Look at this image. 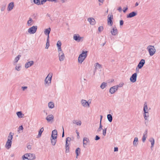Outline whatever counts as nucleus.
Here are the masks:
<instances>
[{
    "instance_id": "f257e3e1",
    "label": "nucleus",
    "mask_w": 160,
    "mask_h": 160,
    "mask_svg": "<svg viewBox=\"0 0 160 160\" xmlns=\"http://www.w3.org/2000/svg\"><path fill=\"white\" fill-rule=\"evenodd\" d=\"M150 56H153L155 52L156 49L153 46L149 45L147 48Z\"/></svg>"
},
{
    "instance_id": "f03ea898",
    "label": "nucleus",
    "mask_w": 160,
    "mask_h": 160,
    "mask_svg": "<svg viewBox=\"0 0 160 160\" xmlns=\"http://www.w3.org/2000/svg\"><path fill=\"white\" fill-rule=\"evenodd\" d=\"M52 73H49L45 79V84H47L48 85H49L51 83L52 78Z\"/></svg>"
},
{
    "instance_id": "7ed1b4c3",
    "label": "nucleus",
    "mask_w": 160,
    "mask_h": 160,
    "mask_svg": "<svg viewBox=\"0 0 160 160\" xmlns=\"http://www.w3.org/2000/svg\"><path fill=\"white\" fill-rule=\"evenodd\" d=\"M37 28V26H33L28 29V32L30 34H34L36 32Z\"/></svg>"
},
{
    "instance_id": "20e7f679",
    "label": "nucleus",
    "mask_w": 160,
    "mask_h": 160,
    "mask_svg": "<svg viewBox=\"0 0 160 160\" xmlns=\"http://www.w3.org/2000/svg\"><path fill=\"white\" fill-rule=\"evenodd\" d=\"M119 87L118 85H116L111 87L110 89L109 92L111 94L114 93L118 90Z\"/></svg>"
},
{
    "instance_id": "39448f33",
    "label": "nucleus",
    "mask_w": 160,
    "mask_h": 160,
    "mask_svg": "<svg viewBox=\"0 0 160 160\" xmlns=\"http://www.w3.org/2000/svg\"><path fill=\"white\" fill-rule=\"evenodd\" d=\"M137 73H135L132 74L130 78V81L132 82H135L137 80Z\"/></svg>"
},
{
    "instance_id": "423d86ee",
    "label": "nucleus",
    "mask_w": 160,
    "mask_h": 160,
    "mask_svg": "<svg viewBox=\"0 0 160 160\" xmlns=\"http://www.w3.org/2000/svg\"><path fill=\"white\" fill-rule=\"evenodd\" d=\"M109 15H108V25L110 26H112L113 24V22L112 19H113V16L112 15H111L110 17H109Z\"/></svg>"
},
{
    "instance_id": "0eeeda50",
    "label": "nucleus",
    "mask_w": 160,
    "mask_h": 160,
    "mask_svg": "<svg viewBox=\"0 0 160 160\" xmlns=\"http://www.w3.org/2000/svg\"><path fill=\"white\" fill-rule=\"evenodd\" d=\"M145 63V60L144 59H142L138 64V68L140 69H141L143 67V65Z\"/></svg>"
},
{
    "instance_id": "6e6552de",
    "label": "nucleus",
    "mask_w": 160,
    "mask_h": 160,
    "mask_svg": "<svg viewBox=\"0 0 160 160\" xmlns=\"http://www.w3.org/2000/svg\"><path fill=\"white\" fill-rule=\"evenodd\" d=\"M34 62L33 61H31L27 62L25 65V67L26 68H28L32 66Z\"/></svg>"
},
{
    "instance_id": "1a4fd4ad",
    "label": "nucleus",
    "mask_w": 160,
    "mask_h": 160,
    "mask_svg": "<svg viewBox=\"0 0 160 160\" xmlns=\"http://www.w3.org/2000/svg\"><path fill=\"white\" fill-rule=\"evenodd\" d=\"M137 15V11L132 12L127 15V18H132Z\"/></svg>"
},
{
    "instance_id": "9d476101",
    "label": "nucleus",
    "mask_w": 160,
    "mask_h": 160,
    "mask_svg": "<svg viewBox=\"0 0 160 160\" xmlns=\"http://www.w3.org/2000/svg\"><path fill=\"white\" fill-rule=\"evenodd\" d=\"M81 103L82 105L84 107H85L87 106L89 107L90 106L89 103L86 100L82 99L81 101Z\"/></svg>"
},
{
    "instance_id": "9b49d317",
    "label": "nucleus",
    "mask_w": 160,
    "mask_h": 160,
    "mask_svg": "<svg viewBox=\"0 0 160 160\" xmlns=\"http://www.w3.org/2000/svg\"><path fill=\"white\" fill-rule=\"evenodd\" d=\"M82 38L79 36V34H74L73 35V39L76 41L79 42L80 41L81 39Z\"/></svg>"
},
{
    "instance_id": "f8f14e48",
    "label": "nucleus",
    "mask_w": 160,
    "mask_h": 160,
    "mask_svg": "<svg viewBox=\"0 0 160 160\" xmlns=\"http://www.w3.org/2000/svg\"><path fill=\"white\" fill-rule=\"evenodd\" d=\"M58 56L59 57V60L60 61L64 60L65 58V56L63 52H59Z\"/></svg>"
},
{
    "instance_id": "ddd939ff",
    "label": "nucleus",
    "mask_w": 160,
    "mask_h": 160,
    "mask_svg": "<svg viewBox=\"0 0 160 160\" xmlns=\"http://www.w3.org/2000/svg\"><path fill=\"white\" fill-rule=\"evenodd\" d=\"M12 141L10 140H7L5 145V147L7 149H9L11 147Z\"/></svg>"
},
{
    "instance_id": "4468645a",
    "label": "nucleus",
    "mask_w": 160,
    "mask_h": 160,
    "mask_svg": "<svg viewBox=\"0 0 160 160\" xmlns=\"http://www.w3.org/2000/svg\"><path fill=\"white\" fill-rule=\"evenodd\" d=\"M89 142V140L88 138H84L83 140V146L85 148L88 143Z\"/></svg>"
},
{
    "instance_id": "2eb2a0df",
    "label": "nucleus",
    "mask_w": 160,
    "mask_h": 160,
    "mask_svg": "<svg viewBox=\"0 0 160 160\" xmlns=\"http://www.w3.org/2000/svg\"><path fill=\"white\" fill-rule=\"evenodd\" d=\"M54 118V117L52 114L49 115L46 117V119L48 122L52 121Z\"/></svg>"
},
{
    "instance_id": "dca6fc26",
    "label": "nucleus",
    "mask_w": 160,
    "mask_h": 160,
    "mask_svg": "<svg viewBox=\"0 0 160 160\" xmlns=\"http://www.w3.org/2000/svg\"><path fill=\"white\" fill-rule=\"evenodd\" d=\"M57 138V136H55V137H51V138L52 144L53 146H54L56 143Z\"/></svg>"
},
{
    "instance_id": "f3484780",
    "label": "nucleus",
    "mask_w": 160,
    "mask_h": 160,
    "mask_svg": "<svg viewBox=\"0 0 160 160\" xmlns=\"http://www.w3.org/2000/svg\"><path fill=\"white\" fill-rule=\"evenodd\" d=\"M14 6V2H12L10 3L8 6L7 9L8 11H10L12 9Z\"/></svg>"
},
{
    "instance_id": "a211bd4d",
    "label": "nucleus",
    "mask_w": 160,
    "mask_h": 160,
    "mask_svg": "<svg viewBox=\"0 0 160 160\" xmlns=\"http://www.w3.org/2000/svg\"><path fill=\"white\" fill-rule=\"evenodd\" d=\"M111 33L112 35L115 36L118 34V30L116 27L113 28L111 31Z\"/></svg>"
},
{
    "instance_id": "6ab92c4d",
    "label": "nucleus",
    "mask_w": 160,
    "mask_h": 160,
    "mask_svg": "<svg viewBox=\"0 0 160 160\" xmlns=\"http://www.w3.org/2000/svg\"><path fill=\"white\" fill-rule=\"evenodd\" d=\"M88 21L89 22L90 24L92 25H94L96 23L95 20L92 18H89L88 19Z\"/></svg>"
},
{
    "instance_id": "aec40b11",
    "label": "nucleus",
    "mask_w": 160,
    "mask_h": 160,
    "mask_svg": "<svg viewBox=\"0 0 160 160\" xmlns=\"http://www.w3.org/2000/svg\"><path fill=\"white\" fill-rule=\"evenodd\" d=\"M88 52V51H82V53L80 54L79 55V58H80V57H82L84 58H86L87 56V53Z\"/></svg>"
},
{
    "instance_id": "412c9836",
    "label": "nucleus",
    "mask_w": 160,
    "mask_h": 160,
    "mask_svg": "<svg viewBox=\"0 0 160 160\" xmlns=\"http://www.w3.org/2000/svg\"><path fill=\"white\" fill-rule=\"evenodd\" d=\"M28 160H32L35 158V156L33 154L28 153Z\"/></svg>"
},
{
    "instance_id": "4be33fe9",
    "label": "nucleus",
    "mask_w": 160,
    "mask_h": 160,
    "mask_svg": "<svg viewBox=\"0 0 160 160\" xmlns=\"http://www.w3.org/2000/svg\"><path fill=\"white\" fill-rule=\"evenodd\" d=\"M51 30V28H49L47 29H46L44 32V34L48 36L47 38H49V34L50 33Z\"/></svg>"
},
{
    "instance_id": "5701e85b",
    "label": "nucleus",
    "mask_w": 160,
    "mask_h": 160,
    "mask_svg": "<svg viewBox=\"0 0 160 160\" xmlns=\"http://www.w3.org/2000/svg\"><path fill=\"white\" fill-rule=\"evenodd\" d=\"M95 64V69L94 70V74L96 72V70L97 69H100L101 68H102V65L101 64H100L98 62L96 63Z\"/></svg>"
},
{
    "instance_id": "b1692460",
    "label": "nucleus",
    "mask_w": 160,
    "mask_h": 160,
    "mask_svg": "<svg viewBox=\"0 0 160 160\" xmlns=\"http://www.w3.org/2000/svg\"><path fill=\"white\" fill-rule=\"evenodd\" d=\"M138 143V139L137 137L134 138V140L133 142V145L135 147L137 146Z\"/></svg>"
},
{
    "instance_id": "393cba45",
    "label": "nucleus",
    "mask_w": 160,
    "mask_h": 160,
    "mask_svg": "<svg viewBox=\"0 0 160 160\" xmlns=\"http://www.w3.org/2000/svg\"><path fill=\"white\" fill-rule=\"evenodd\" d=\"M43 131V127L39 131L38 135L37 137V138H39L41 137L42 133V132Z\"/></svg>"
},
{
    "instance_id": "a878e982",
    "label": "nucleus",
    "mask_w": 160,
    "mask_h": 160,
    "mask_svg": "<svg viewBox=\"0 0 160 160\" xmlns=\"http://www.w3.org/2000/svg\"><path fill=\"white\" fill-rule=\"evenodd\" d=\"M16 114L19 118H23L24 115L22 113V112L21 111L18 112H17Z\"/></svg>"
},
{
    "instance_id": "bb28decb",
    "label": "nucleus",
    "mask_w": 160,
    "mask_h": 160,
    "mask_svg": "<svg viewBox=\"0 0 160 160\" xmlns=\"http://www.w3.org/2000/svg\"><path fill=\"white\" fill-rule=\"evenodd\" d=\"M81 149L79 148H77L75 150V153L76 154V158H78V157L80 153Z\"/></svg>"
},
{
    "instance_id": "cd10ccee",
    "label": "nucleus",
    "mask_w": 160,
    "mask_h": 160,
    "mask_svg": "<svg viewBox=\"0 0 160 160\" xmlns=\"http://www.w3.org/2000/svg\"><path fill=\"white\" fill-rule=\"evenodd\" d=\"M48 106L50 108H54V104L53 102H50L48 103Z\"/></svg>"
},
{
    "instance_id": "c85d7f7f",
    "label": "nucleus",
    "mask_w": 160,
    "mask_h": 160,
    "mask_svg": "<svg viewBox=\"0 0 160 160\" xmlns=\"http://www.w3.org/2000/svg\"><path fill=\"white\" fill-rule=\"evenodd\" d=\"M57 131L56 129L53 130L52 132L51 137H55V135L57 136Z\"/></svg>"
},
{
    "instance_id": "c756f323",
    "label": "nucleus",
    "mask_w": 160,
    "mask_h": 160,
    "mask_svg": "<svg viewBox=\"0 0 160 160\" xmlns=\"http://www.w3.org/2000/svg\"><path fill=\"white\" fill-rule=\"evenodd\" d=\"M73 124H76L77 125L80 126L81 125L82 122L80 121H77V120H74L72 121Z\"/></svg>"
},
{
    "instance_id": "7c9ffc66",
    "label": "nucleus",
    "mask_w": 160,
    "mask_h": 160,
    "mask_svg": "<svg viewBox=\"0 0 160 160\" xmlns=\"http://www.w3.org/2000/svg\"><path fill=\"white\" fill-rule=\"evenodd\" d=\"M149 141L151 142V148H152L153 147L154 144V139L153 138H151L150 139Z\"/></svg>"
},
{
    "instance_id": "2f4dec72",
    "label": "nucleus",
    "mask_w": 160,
    "mask_h": 160,
    "mask_svg": "<svg viewBox=\"0 0 160 160\" xmlns=\"http://www.w3.org/2000/svg\"><path fill=\"white\" fill-rule=\"evenodd\" d=\"M13 134H14L13 133V134L11 132H10L9 133V135L8 137V140H9L12 141V138H13Z\"/></svg>"
},
{
    "instance_id": "473e14b6",
    "label": "nucleus",
    "mask_w": 160,
    "mask_h": 160,
    "mask_svg": "<svg viewBox=\"0 0 160 160\" xmlns=\"http://www.w3.org/2000/svg\"><path fill=\"white\" fill-rule=\"evenodd\" d=\"M107 118L110 122H111L112 120V115L110 114H108L107 115Z\"/></svg>"
},
{
    "instance_id": "72a5a7b5",
    "label": "nucleus",
    "mask_w": 160,
    "mask_h": 160,
    "mask_svg": "<svg viewBox=\"0 0 160 160\" xmlns=\"http://www.w3.org/2000/svg\"><path fill=\"white\" fill-rule=\"evenodd\" d=\"M21 57V55H18L14 59V63H17L18 61L20 58Z\"/></svg>"
},
{
    "instance_id": "f704fd0d",
    "label": "nucleus",
    "mask_w": 160,
    "mask_h": 160,
    "mask_svg": "<svg viewBox=\"0 0 160 160\" xmlns=\"http://www.w3.org/2000/svg\"><path fill=\"white\" fill-rule=\"evenodd\" d=\"M144 119L145 120L148 119V118L149 117V113L148 112H144V114H143Z\"/></svg>"
},
{
    "instance_id": "c9c22d12",
    "label": "nucleus",
    "mask_w": 160,
    "mask_h": 160,
    "mask_svg": "<svg viewBox=\"0 0 160 160\" xmlns=\"http://www.w3.org/2000/svg\"><path fill=\"white\" fill-rule=\"evenodd\" d=\"M148 110V107L147 103L146 102H145L144 104V106L143 108V110L144 112H148L147 111Z\"/></svg>"
},
{
    "instance_id": "e433bc0d",
    "label": "nucleus",
    "mask_w": 160,
    "mask_h": 160,
    "mask_svg": "<svg viewBox=\"0 0 160 160\" xmlns=\"http://www.w3.org/2000/svg\"><path fill=\"white\" fill-rule=\"evenodd\" d=\"M107 86V83L105 82H102L100 86V88L102 89H103Z\"/></svg>"
},
{
    "instance_id": "4c0bfd02",
    "label": "nucleus",
    "mask_w": 160,
    "mask_h": 160,
    "mask_svg": "<svg viewBox=\"0 0 160 160\" xmlns=\"http://www.w3.org/2000/svg\"><path fill=\"white\" fill-rule=\"evenodd\" d=\"M49 38H47V42H46V43L45 48L46 49H48L49 47Z\"/></svg>"
},
{
    "instance_id": "58836bf2",
    "label": "nucleus",
    "mask_w": 160,
    "mask_h": 160,
    "mask_svg": "<svg viewBox=\"0 0 160 160\" xmlns=\"http://www.w3.org/2000/svg\"><path fill=\"white\" fill-rule=\"evenodd\" d=\"M85 58H84L82 57H81L80 58H79V56L78 57V62L79 63H82V62L84 60Z\"/></svg>"
},
{
    "instance_id": "ea45409f",
    "label": "nucleus",
    "mask_w": 160,
    "mask_h": 160,
    "mask_svg": "<svg viewBox=\"0 0 160 160\" xmlns=\"http://www.w3.org/2000/svg\"><path fill=\"white\" fill-rule=\"evenodd\" d=\"M32 21V19L31 18H29V20L27 22V24L28 26H31L32 24H31V23Z\"/></svg>"
},
{
    "instance_id": "a19ab883",
    "label": "nucleus",
    "mask_w": 160,
    "mask_h": 160,
    "mask_svg": "<svg viewBox=\"0 0 160 160\" xmlns=\"http://www.w3.org/2000/svg\"><path fill=\"white\" fill-rule=\"evenodd\" d=\"M65 148H66V152H68L69 151V144H66L65 145Z\"/></svg>"
},
{
    "instance_id": "79ce46f5",
    "label": "nucleus",
    "mask_w": 160,
    "mask_h": 160,
    "mask_svg": "<svg viewBox=\"0 0 160 160\" xmlns=\"http://www.w3.org/2000/svg\"><path fill=\"white\" fill-rule=\"evenodd\" d=\"M102 125L101 123H100L99 127L98 129L97 132H100L101 130L102 129Z\"/></svg>"
},
{
    "instance_id": "37998d69",
    "label": "nucleus",
    "mask_w": 160,
    "mask_h": 160,
    "mask_svg": "<svg viewBox=\"0 0 160 160\" xmlns=\"http://www.w3.org/2000/svg\"><path fill=\"white\" fill-rule=\"evenodd\" d=\"M33 2L37 5H40V0H33Z\"/></svg>"
},
{
    "instance_id": "c03bdc74",
    "label": "nucleus",
    "mask_w": 160,
    "mask_h": 160,
    "mask_svg": "<svg viewBox=\"0 0 160 160\" xmlns=\"http://www.w3.org/2000/svg\"><path fill=\"white\" fill-rule=\"evenodd\" d=\"M28 153L25 154L22 156V158L23 159H27L28 160Z\"/></svg>"
},
{
    "instance_id": "a18cd8bd",
    "label": "nucleus",
    "mask_w": 160,
    "mask_h": 160,
    "mask_svg": "<svg viewBox=\"0 0 160 160\" xmlns=\"http://www.w3.org/2000/svg\"><path fill=\"white\" fill-rule=\"evenodd\" d=\"M6 6V4L5 5H3L2 6L1 8V11H3L5 9Z\"/></svg>"
},
{
    "instance_id": "49530a36",
    "label": "nucleus",
    "mask_w": 160,
    "mask_h": 160,
    "mask_svg": "<svg viewBox=\"0 0 160 160\" xmlns=\"http://www.w3.org/2000/svg\"><path fill=\"white\" fill-rule=\"evenodd\" d=\"M61 42L60 41H58L57 44V46L58 48L60 47H61Z\"/></svg>"
},
{
    "instance_id": "de8ad7c7",
    "label": "nucleus",
    "mask_w": 160,
    "mask_h": 160,
    "mask_svg": "<svg viewBox=\"0 0 160 160\" xmlns=\"http://www.w3.org/2000/svg\"><path fill=\"white\" fill-rule=\"evenodd\" d=\"M103 27L102 26H100L98 28V30L99 32H100L103 30Z\"/></svg>"
},
{
    "instance_id": "09e8293b",
    "label": "nucleus",
    "mask_w": 160,
    "mask_h": 160,
    "mask_svg": "<svg viewBox=\"0 0 160 160\" xmlns=\"http://www.w3.org/2000/svg\"><path fill=\"white\" fill-rule=\"evenodd\" d=\"M71 140V138L70 137H68L66 138V144H68V142H70Z\"/></svg>"
},
{
    "instance_id": "8fccbe9b",
    "label": "nucleus",
    "mask_w": 160,
    "mask_h": 160,
    "mask_svg": "<svg viewBox=\"0 0 160 160\" xmlns=\"http://www.w3.org/2000/svg\"><path fill=\"white\" fill-rule=\"evenodd\" d=\"M147 137V136L143 135L142 138V141L143 142H145Z\"/></svg>"
},
{
    "instance_id": "3c124183",
    "label": "nucleus",
    "mask_w": 160,
    "mask_h": 160,
    "mask_svg": "<svg viewBox=\"0 0 160 160\" xmlns=\"http://www.w3.org/2000/svg\"><path fill=\"white\" fill-rule=\"evenodd\" d=\"M47 1V0H41L40 5L43 4Z\"/></svg>"
},
{
    "instance_id": "603ef678",
    "label": "nucleus",
    "mask_w": 160,
    "mask_h": 160,
    "mask_svg": "<svg viewBox=\"0 0 160 160\" xmlns=\"http://www.w3.org/2000/svg\"><path fill=\"white\" fill-rule=\"evenodd\" d=\"M106 131H107V128H104L103 130V133L102 134L104 136H105L106 135Z\"/></svg>"
},
{
    "instance_id": "864d4df0",
    "label": "nucleus",
    "mask_w": 160,
    "mask_h": 160,
    "mask_svg": "<svg viewBox=\"0 0 160 160\" xmlns=\"http://www.w3.org/2000/svg\"><path fill=\"white\" fill-rule=\"evenodd\" d=\"M21 68V66H16L15 67L16 70H17L18 71H19L20 70V68Z\"/></svg>"
},
{
    "instance_id": "5fc2aeb1",
    "label": "nucleus",
    "mask_w": 160,
    "mask_h": 160,
    "mask_svg": "<svg viewBox=\"0 0 160 160\" xmlns=\"http://www.w3.org/2000/svg\"><path fill=\"white\" fill-rule=\"evenodd\" d=\"M128 7L127 6L126 8H123V12L124 13L126 12V11L128 10Z\"/></svg>"
},
{
    "instance_id": "6e6d98bb",
    "label": "nucleus",
    "mask_w": 160,
    "mask_h": 160,
    "mask_svg": "<svg viewBox=\"0 0 160 160\" xmlns=\"http://www.w3.org/2000/svg\"><path fill=\"white\" fill-rule=\"evenodd\" d=\"M100 139V138L98 136L96 135L95 136V140H96V141L98 140H99Z\"/></svg>"
},
{
    "instance_id": "4d7b16f0",
    "label": "nucleus",
    "mask_w": 160,
    "mask_h": 160,
    "mask_svg": "<svg viewBox=\"0 0 160 160\" xmlns=\"http://www.w3.org/2000/svg\"><path fill=\"white\" fill-rule=\"evenodd\" d=\"M58 51L59 52H63L62 49L61 47H58Z\"/></svg>"
},
{
    "instance_id": "13d9d810",
    "label": "nucleus",
    "mask_w": 160,
    "mask_h": 160,
    "mask_svg": "<svg viewBox=\"0 0 160 160\" xmlns=\"http://www.w3.org/2000/svg\"><path fill=\"white\" fill-rule=\"evenodd\" d=\"M148 130L146 129L143 134V135L147 136Z\"/></svg>"
},
{
    "instance_id": "bf43d9fd",
    "label": "nucleus",
    "mask_w": 160,
    "mask_h": 160,
    "mask_svg": "<svg viewBox=\"0 0 160 160\" xmlns=\"http://www.w3.org/2000/svg\"><path fill=\"white\" fill-rule=\"evenodd\" d=\"M123 24V21L122 20H120V26H122Z\"/></svg>"
},
{
    "instance_id": "052dcab7",
    "label": "nucleus",
    "mask_w": 160,
    "mask_h": 160,
    "mask_svg": "<svg viewBox=\"0 0 160 160\" xmlns=\"http://www.w3.org/2000/svg\"><path fill=\"white\" fill-rule=\"evenodd\" d=\"M117 10L119 12H121L122 11V8L121 7H118Z\"/></svg>"
},
{
    "instance_id": "680f3d73",
    "label": "nucleus",
    "mask_w": 160,
    "mask_h": 160,
    "mask_svg": "<svg viewBox=\"0 0 160 160\" xmlns=\"http://www.w3.org/2000/svg\"><path fill=\"white\" fill-rule=\"evenodd\" d=\"M76 133H77V135L78 138L80 137V136H79V133L78 132L77 130L76 131Z\"/></svg>"
},
{
    "instance_id": "e2e57ef3",
    "label": "nucleus",
    "mask_w": 160,
    "mask_h": 160,
    "mask_svg": "<svg viewBox=\"0 0 160 160\" xmlns=\"http://www.w3.org/2000/svg\"><path fill=\"white\" fill-rule=\"evenodd\" d=\"M62 129H63V132L62 133V137H64V129L63 128V127H62Z\"/></svg>"
},
{
    "instance_id": "0e129e2a",
    "label": "nucleus",
    "mask_w": 160,
    "mask_h": 160,
    "mask_svg": "<svg viewBox=\"0 0 160 160\" xmlns=\"http://www.w3.org/2000/svg\"><path fill=\"white\" fill-rule=\"evenodd\" d=\"M18 128H19V130H22L23 129V127L22 125L20 126Z\"/></svg>"
},
{
    "instance_id": "69168bd1",
    "label": "nucleus",
    "mask_w": 160,
    "mask_h": 160,
    "mask_svg": "<svg viewBox=\"0 0 160 160\" xmlns=\"http://www.w3.org/2000/svg\"><path fill=\"white\" fill-rule=\"evenodd\" d=\"M28 87L27 86H24V87H22V89L23 91H24Z\"/></svg>"
},
{
    "instance_id": "338daca9",
    "label": "nucleus",
    "mask_w": 160,
    "mask_h": 160,
    "mask_svg": "<svg viewBox=\"0 0 160 160\" xmlns=\"http://www.w3.org/2000/svg\"><path fill=\"white\" fill-rule=\"evenodd\" d=\"M114 152H117L118 151V147H115L114 148Z\"/></svg>"
},
{
    "instance_id": "774afa93",
    "label": "nucleus",
    "mask_w": 160,
    "mask_h": 160,
    "mask_svg": "<svg viewBox=\"0 0 160 160\" xmlns=\"http://www.w3.org/2000/svg\"><path fill=\"white\" fill-rule=\"evenodd\" d=\"M140 68H138V67L137 66L136 68V71L137 72H139V69Z\"/></svg>"
}]
</instances>
